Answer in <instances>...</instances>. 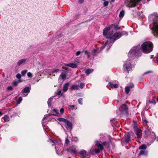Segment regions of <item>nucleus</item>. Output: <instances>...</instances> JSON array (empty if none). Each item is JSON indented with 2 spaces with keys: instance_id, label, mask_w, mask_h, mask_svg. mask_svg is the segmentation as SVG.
<instances>
[{
  "instance_id": "nucleus-1",
  "label": "nucleus",
  "mask_w": 158,
  "mask_h": 158,
  "mask_svg": "<svg viewBox=\"0 0 158 158\" xmlns=\"http://www.w3.org/2000/svg\"><path fill=\"white\" fill-rule=\"evenodd\" d=\"M113 26V25H111L109 27L105 28L103 31V35L106 38L110 39L111 43H113L121 36V34L119 33L113 34V30L111 29Z\"/></svg>"
},
{
  "instance_id": "nucleus-45",
  "label": "nucleus",
  "mask_w": 158,
  "mask_h": 158,
  "mask_svg": "<svg viewBox=\"0 0 158 158\" xmlns=\"http://www.w3.org/2000/svg\"><path fill=\"white\" fill-rule=\"evenodd\" d=\"M65 143L67 144H68L69 143V141L68 139V138H66L65 140Z\"/></svg>"
},
{
  "instance_id": "nucleus-28",
  "label": "nucleus",
  "mask_w": 158,
  "mask_h": 158,
  "mask_svg": "<svg viewBox=\"0 0 158 158\" xmlns=\"http://www.w3.org/2000/svg\"><path fill=\"white\" fill-rule=\"evenodd\" d=\"M124 10H122L121 12H120L119 15V17L120 18H122L123 17L124 15Z\"/></svg>"
},
{
  "instance_id": "nucleus-51",
  "label": "nucleus",
  "mask_w": 158,
  "mask_h": 158,
  "mask_svg": "<svg viewBox=\"0 0 158 158\" xmlns=\"http://www.w3.org/2000/svg\"><path fill=\"white\" fill-rule=\"evenodd\" d=\"M20 103V98L18 99V100L17 102V104H19Z\"/></svg>"
},
{
  "instance_id": "nucleus-64",
  "label": "nucleus",
  "mask_w": 158,
  "mask_h": 158,
  "mask_svg": "<svg viewBox=\"0 0 158 158\" xmlns=\"http://www.w3.org/2000/svg\"><path fill=\"white\" fill-rule=\"evenodd\" d=\"M68 158H71L70 157H69Z\"/></svg>"
},
{
  "instance_id": "nucleus-25",
  "label": "nucleus",
  "mask_w": 158,
  "mask_h": 158,
  "mask_svg": "<svg viewBox=\"0 0 158 158\" xmlns=\"http://www.w3.org/2000/svg\"><path fill=\"white\" fill-rule=\"evenodd\" d=\"M96 145H97L98 147H99L100 148V150H102L103 149V146L101 144L99 143L98 141L96 142Z\"/></svg>"
},
{
  "instance_id": "nucleus-36",
  "label": "nucleus",
  "mask_w": 158,
  "mask_h": 158,
  "mask_svg": "<svg viewBox=\"0 0 158 158\" xmlns=\"http://www.w3.org/2000/svg\"><path fill=\"white\" fill-rule=\"evenodd\" d=\"M84 52L85 53L87 56L88 58H89L90 57V56L89 55L88 52L86 50L84 51Z\"/></svg>"
},
{
  "instance_id": "nucleus-23",
  "label": "nucleus",
  "mask_w": 158,
  "mask_h": 158,
  "mask_svg": "<svg viewBox=\"0 0 158 158\" xmlns=\"http://www.w3.org/2000/svg\"><path fill=\"white\" fill-rule=\"evenodd\" d=\"M94 70L92 69H88L85 70V73L87 75H89L90 73L93 72Z\"/></svg>"
},
{
  "instance_id": "nucleus-22",
  "label": "nucleus",
  "mask_w": 158,
  "mask_h": 158,
  "mask_svg": "<svg viewBox=\"0 0 158 158\" xmlns=\"http://www.w3.org/2000/svg\"><path fill=\"white\" fill-rule=\"evenodd\" d=\"M3 119L5 122H8L10 120V118L7 115H6L3 117Z\"/></svg>"
},
{
  "instance_id": "nucleus-61",
  "label": "nucleus",
  "mask_w": 158,
  "mask_h": 158,
  "mask_svg": "<svg viewBox=\"0 0 158 158\" xmlns=\"http://www.w3.org/2000/svg\"><path fill=\"white\" fill-rule=\"evenodd\" d=\"M114 27H115V29H116V28H117V27L116 26H115Z\"/></svg>"
},
{
  "instance_id": "nucleus-32",
  "label": "nucleus",
  "mask_w": 158,
  "mask_h": 158,
  "mask_svg": "<svg viewBox=\"0 0 158 158\" xmlns=\"http://www.w3.org/2000/svg\"><path fill=\"white\" fill-rule=\"evenodd\" d=\"M27 61V59H23L20 60V64H24Z\"/></svg>"
},
{
  "instance_id": "nucleus-48",
  "label": "nucleus",
  "mask_w": 158,
  "mask_h": 158,
  "mask_svg": "<svg viewBox=\"0 0 158 158\" xmlns=\"http://www.w3.org/2000/svg\"><path fill=\"white\" fill-rule=\"evenodd\" d=\"M73 141H74L77 142L78 140V139L77 138L75 137L73 139Z\"/></svg>"
},
{
  "instance_id": "nucleus-41",
  "label": "nucleus",
  "mask_w": 158,
  "mask_h": 158,
  "mask_svg": "<svg viewBox=\"0 0 158 158\" xmlns=\"http://www.w3.org/2000/svg\"><path fill=\"white\" fill-rule=\"evenodd\" d=\"M85 84L83 83H81L80 84V87L81 89H82L83 88L84 86H85Z\"/></svg>"
},
{
  "instance_id": "nucleus-33",
  "label": "nucleus",
  "mask_w": 158,
  "mask_h": 158,
  "mask_svg": "<svg viewBox=\"0 0 158 158\" xmlns=\"http://www.w3.org/2000/svg\"><path fill=\"white\" fill-rule=\"evenodd\" d=\"M139 154L140 155L144 154L146 155L147 154V152H146L145 151L141 150L139 152Z\"/></svg>"
},
{
  "instance_id": "nucleus-27",
  "label": "nucleus",
  "mask_w": 158,
  "mask_h": 158,
  "mask_svg": "<svg viewBox=\"0 0 158 158\" xmlns=\"http://www.w3.org/2000/svg\"><path fill=\"white\" fill-rule=\"evenodd\" d=\"M27 72V70H25L23 71H22L21 72V75H20V78L21 77V76H22L23 77H24L26 75V73Z\"/></svg>"
},
{
  "instance_id": "nucleus-59",
  "label": "nucleus",
  "mask_w": 158,
  "mask_h": 158,
  "mask_svg": "<svg viewBox=\"0 0 158 158\" xmlns=\"http://www.w3.org/2000/svg\"><path fill=\"white\" fill-rule=\"evenodd\" d=\"M20 102H21L22 100V98L21 97H20Z\"/></svg>"
},
{
  "instance_id": "nucleus-56",
  "label": "nucleus",
  "mask_w": 158,
  "mask_h": 158,
  "mask_svg": "<svg viewBox=\"0 0 158 158\" xmlns=\"http://www.w3.org/2000/svg\"><path fill=\"white\" fill-rule=\"evenodd\" d=\"M18 64L19 65L20 64V60L18 62Z\"/></svg>"
},
{
  "instance_id": "nucleus-43",
  "label": "nucleus",
  "mask_w": 158,
  "mask_h": 158,
  "mask_svg": "<svg viewBox=\"0 0 158 158\" xmlns=\"http://www.w3.org/2000/svg\"><path fill=\"white\" fill-rule=\"evenodd\" d=\"M93 151L94 152H95L96 153H99L100 152V150L99 149L94 150Z\"/></svg>"
},
{
  "instance_id": "nucleus-49",
  "label": "nucleus",
  "mask_w": 158,
  "mask_h": 158,
  "mask_svg": "<svg viewBox=\"0 0 158 158\" xmlns=\"http://www.w3.org/2000/svg\"><path fill=\"white\" fill-rule=\"evenodd\" d=\"M155 60L158 63V54L157 55L156 58V60Z\"/></svg>"
},
{
  "instance_id": "nucleus-10",
  "label": "nucleus",
  "mask_w": 158,
  "mask_h": 158,
  "mask_svg": "<svg viewBox=\"0 0 158 158\" xmlns=\"http://www.w3.org/2000/svg\"><path fill=\"white\" fill-rule=\"evenodd\" d=\"M134 130L136 132V134L138 139H140L142 136L141 131L135 126L134 127Z\"/></svg>"
},
{
  "instance_id": "nucleus-26",
  "label": "nucleus",
  "mask_w": 158,
  "mask_h": 158,
  "mask_svg": "<svg viewBox=\"0 0 158 158\" xmlns=\"http://www.w3.org/2000/svg\"><path fill=\"white\" fill-rule=\"evenodd\" d=\"M66 75L64 73H62L60 76L59 78L62 79L63 80H64L66 77Z\"/></svg>"
},
{
  "instance_id": "nucleus-17",
  "label": "nucleus",
  "mask_w": 158,
  "mask_h": 158,
  "mask_svg": "<svg viewBox=\"0 0 158 158\" xmlns=\"http://www.w3.org/2000/svg\"><path fill=\"white\" fill-rule=\"evenodd\" d=\"M64 65L67 66H69L72 68H76L77 67V65L75 64L72 63L64 64Z\"/></svg>"
},
{
  "instance_id": "nucleus-11",
  "label": "nucleus",
  "mask_w": 158,
  "mask_h": 158,
  "mask_svg": "<svg viewBox=\"0 0 158 158\" xmlns=\"http://www.w3.org/2000/svg\"><path fill=\"white\" fill-rule=\"evenodd\" d=\"M134 87V85L132 83H130L128 85L125 89V91L126 93L128 94L129 92L130 89L133 88Z\"/></svg>"
},
{
  "instance_id": "nucleus-37",
  "label": "nucleus",
  "mask_w": 158,
  "mask_h": 158,
  "mask_svg": "<svg viewBox=\"0 0 158 158\" xmlns=\"http://www.w3.org/2000/svg\"><path fill=\"white\" fill-rule=\"evenodd\" d=\"M27 76L29 78H31L33 76L32 74L30 72L27 73Z\"/></svg>"
},
{
  "instance_id": "nucleus-16",
  "label": "nucleus",
  "mask_w": 158,
  "mask_h": 158,
  "mask_svg": "<svg viewBox=\"0 0 158 158\" xmlns=\"http://www.w3.org/2000/svg\"><path fill=\"white\" fill-rule=\"evenodd\" d=\"M70 151L74 154H76L77 151L75 148L73 146L71 147L69 149Z\"/></svg>"
},
{
  "instance_id": "nucleus-46",
  "label": "nucleus",
  "mask_w": 158,
  "mask_h": 158,
  "mask_svg": "<svg viewBox=\"0 0 158 158\" xmlns=\"http://www.w3.org/2000/svg\"><path fill=\"white\" fill-rule=\"evenodd\" d=\"M64 109L62 108L60 109V113L61 114L63 113L64 112Z\"/></svg>"
},
{
  "instance_id": "nucleus-14",
  "label": "nucleus",
  "mask_w": 158,
  "mask_h": 158,
  "mask_svg": "<svg viewBox=\"0 0 158 158\" xmlns=\"http://www.w3.org/2000/svg\"><path fill=\"white\" fill-rule=\"evenodd\" d=\"M131 136L129 133H127L124 135V140L126 142H129L131 140Z\"/></svg>"
},
{
  "instance_id": "nucleus-34",
  "label": "nucleus",
  "mask_w": 158,
  "mask_h": 158,
  "mask_svg": "<svg viewBox=\"0 0 158 158\" xmlns=\"http://www.w3.org/2000/svg\"><path fill=\"white\" fill-rule=\"evenodd\" d=\"M60 71V70L58 69H56L53 70L52 72L51 73H57L58 72H59Z\"/></svg>"
},
{
  "instance_id": "nucleus-42",
  "label": "nucleus",
  "mask_w": 158,
  "mask_h": 158,
  "mask_svg": "<svg viewBox=\"0 0 158 158\" xmlns=\"http://www.w3.org/2000/svg\"><path fill=\"white\" fill-rule=\"evenodd\" d=\"M83 52H81V51H77L76 53V56H78L79 55H80L81 53H82Z\"/></svg>"
},
{
  "instance_id": "nucleus-31",
  "label": "nucleus",
  "mask_w": 158,
  "mask_h": 158,
  "mask_svg": "<svg viewBox=\"0 0 158 158\" xmlns=\"http://www.w3.org/2000/svg\"><path fill=\"white\" fill-rule=\"evenodd\" d=\"M58 120L60 122H63L65 123L67 119L63 118H59L58 119Z\"/></svg>"
},
{
  "instance_id": "nucleus-58",
  "label": "nucleus",
  "mask_w": 158,
  "mask_h": 158,
  "mask_svg": "<svg viewBox=\"0 0 158 158\" xmlns=\"http://www.w3.org/2000/svg\"><path fill=\"white\" fill-rule=\"evenodd\" d=\"M2 113H1V112H0V116L2 115Z\"/></svg>"
},
{
  "instance_id": "nucleus-44",
  "label": "nucleus",
  "mask_w": 158,
  "mask_h": 158,
  "mask_svg": "<svg viewBox=\"0 0 158 158\" xmlns=\"http://www.w3.org/2000/svg\"><path fill=\"white\" fill-rule=\"evenodd\" d=\"M82 98H79L78 100V102L81 104L82 105Z\"/></svg>"
},
{
  "instance_id": "nucleus-2",
  "label": "nucleus",
  "mask_w": 158,
  "mask_h": 158,
  "mask_svg": "<svg viewBox=\"0 0 158 158\" xmlns=\"http://www.w3.org/2000/svg\"><path fill=\"white\" fill-rule=\"evenodd\" d=\"M150 19L153 20L152 30L155 35L158 36V15L154 13L150 17Z\"/></svg>"
},
{
  "instance_id": "nucleus-60",
  "label": "nucleus",
  "mask_w": 158,
  "mask_h": 158,
  "mask_svg": "<svg viewBox=\"0 0 158 158\" xmlns=\"http://www.w3.org/2000/svg\"><path fill=\"white\" fill-rule=\"evenodd\" d=\"M157 102H158V98H157Z\"/></svg>"
},
{
  "instance_id": "nucleus-52",
  "label": "nucleus",
  "mask_w": 158,
  "mask_h": 158,
  "mask_svg": "<svg viewBox=\"0 0 158 158\" xmlns=\"http://www.w3.org/2000/svg\"><path fill=\"white\" fill-rule=\"evenodd\" d=\"M156 101L154 100H153L152 101H151V102L152 103H156Z\"/></svg>"
},
{
  "instance_id": "nucleus-57",
  "label": "nucleus",
  "mask_w": 158,
  "mask_h": 158,
  "mask_svg": "<svg viewBox=\"0 0 158 158\" xmlns=\"http://www.w3.org/2000/svg\"><path fill=\"white\" fill-rule=\"evenodd\" d=\"M124 34L127 35V33L126 32H124Z\"/></svg>"
},
{
  "instance_id": "nucleus-24",
  "label": "nucleus",
  "mask_w": 158,
  "mask_h": 158,
  "mask_svg": "<svg viewBox=\"0 0 158 158\" xmlns=\"http://www.w3.org/2000/svg\"><path fill=\"white\" fill-rule=\"evenodd\" d=\"M86 151L84 150H81L79 152L80 154L82 156L86 155Z\"/></svg>"
},
{
  "instance_id": "nucleus-50",
  "label": "nucleus",
  "mask_w": 158,
  "mask_h": 158,
  "mask_svg": "<svg viewBox=\"0 0 158 158\" xmlns=\"http://www.w3.org/2000/svg\"><path fill=\"white\" fill-rule=\"evenodd\" d=\"M61 91L60 90H59L58 92V93H57V94L58 95H59L60 94H61Z\"/></svg>"
},
{
  "instance_id": "nucleus-6",
  "label": "nucleus",
  "mask_w": 158,
  "mask_h": 158,
  "mask_svg": "<svg viewBox=\"0 0 158 158\" xmlns=\"http://www.w3.org/2000/svg\"><path fill=\"white\" fill-rule=\"evenodd\" d=\"M140 52L139 49L138 47H134L132 48L128 54L129 57L135 56H137Z\"/></svg>"
},
{
  "instance_id": "nucleus-38",
  "label": "nucleus",
  "mask_w": 158,
  "mask_h": 158,
  "mask_svg": "<svg viewBox=\"0 0 158 158\" xmlns=\"http://www.w3.org/2000/svg\"><path fill=\"white\" fill-rule=\"evenodd\" d=\"M74 106L73 105H70L69 106V108L70 109L73 110L74 109Z\"/></svg>"
},
{
  "instance_id": "nucleus-13",
  "label": "nucleus",
  "mask_w": 158,
  "mask_h": 158,
  "mask_svg": "<svg viewBox=\"0 0 158 158\" xmlns=\"http://www.w3.org/2000/svg\"><path fill=\"white\" fill-rule=\"evenodd\" d=\"M16 77L19 79L18 81H14L12 83V85L13 86H16L20 82V73L18 74L16 76Z\"/></svg>"
},
{
  "instance_id": "nucleus-15",
  "label": "nucleus",
  "mask_w": 158,
  "mask_h": 158,
  "mask_svg": "<svg viewBox=\"0 0 158 158\" xmlns=\"http://www.w3.org/2000/svg\"><path fill=\"white\" fill-rule=\"evenodd\" d=\"M111 46L110 44L107 41L104 44V46L101 47V48L102 49L104 48H106L107 50H108L110 48Z\"/></svg>"
},
{
  "instance_id": "nucleus-5",
  "label": "nucleus",
  "mask_w": 158,
  "mask_h": 158,
  "mask_svg": "<svg viewBox=\"0 0 158 158\" xmlns=\"http://www.w3.org/2000/svg\"><path fill=\"white\" fill-rule=\"evenodd\" d=\"M129 59H128L127 61L124 63L123 69L125 71H127L128 73L132 69V65L129 61Z\"/></svg>"
},
{
  "instance_id": "nucleus-9",
  "label": "nucleus",
  "mask_w": 158,
  "mask_h": 158,
  "mask_svg": "<svg viewBox=\"0 0 158 158\" xmlns=\"http://www.w3.org/2000/svg\"><path fill=\"white\" fill-rule=\"evenodd\" d=\"M30 89L29 87H26L22 91V95L23 96H27L29 92Z\"/></svg>"
},
{
  "instance_id": "nucleus-29",
  "label": "nucleus",
  "mask_w": 158,
  "mask_h": 158,
  "mask_svg": "<svg viewBox=\"0 0 158 158\" xmlns=\"http://www.w3.org/2000/svg\"><path fill=\"white\" fill-rule=\"evenodd\" d=\"M53 98H51L48 99V104L49 106H51V102H52Z\"/></svg>"
},
{
  "instance_id": "nucleus-55",
  "label": "nucleus",
  "mask_w": 158,
  "mask_h": 158,
  "mask_svg": "<svg viewBox=\"0 0 158 158\" xmlns=\"http://www.w3.org/2000/svg\"><path fill=\"white\" fill-rule=\"evenodd\" d=\"M47 116L46 115H45L44 116V118H43V120H44L46 118Z\"/></svg>"
},
{
  "instance_id": "nucleus-63",
  "label": "nucleus",
  "mask_w": 158,
  "mask_h": 158,
  "mask_svg": "<svg viewBox=\"0 0 158 158\" xmlns=\"http://www.w3.org/2000/svg\"><path fill=\"white\" fill-rule=\"evenodd\" d=\"M90 153H91V154H92V153H91V151H90Z\"/></svg>"
},
{
  "instance_id": "nucleus-40",
  "label": "nucleus",
  "mask_w": 158,
  "mask_h": 158,
  "mask_svg": "<svg viewBox=\"0 0 158 158\" xmlns=\"http://www.w3.org/2000/svg\"><path fill=\"white\" fill-rule=\"evenodd\" d=\"M7 89L8 91L12 90L13 89V87L11 86H8L7 88Z\"/></svg>"
},
{
  "instance_id": "nucleus-35",
  "label": "nucleus",
  "mask_w": 158,
  "mask_h": 158,
  "mask_svg": "<svg viewBox=\"0 0 158 158\" xmlns=\"http://www.w3.org/2000/svg\"><path fill=\"white\" fill-rule=\"evenodd\" d=\"M145 133L147 135H149L151 133V131L149 129H147L145 131Z\"/></svg>"
},
{
  "instance_id": "nucleus-53",
  "label": "nucleus",
  "mask_w": 158,
  "mask_h": 158,
  "mask_svg": "<svg viewBox=\"0 0 158 158\" xmlns=\"http://www.w3.org/2000/svg\"><path fill=\"white\" fill-rule=\"evenodd\" d=\"M92 52L94 53H96V50H95V49H93V52Z\"/></svg>"
},
{
  "instance_id": "nucleus-20",
  "label": "nucleus",
  "mask_w": 158,
  "mask_h": 158,
  "mask_svg": "<svg viewBox=\"0 0 158 158\" xmlns=\"http://www.w3.org/2000/svg\"><path fill=\"white\" fill-rule=\"evenodd\" d=\"M69 83H67L64 84L63 86V90L64 92L68 90Z\"/></svg>"
},
{
  "instance_id": "nucleus-3",
  "label": "nucleus",
  "mask_w": 158,
  "mask_h": 158,
  "mask_svg": "<svg viewBox=\"0 0 158 158\" xmlns=\"http://www.w3.org/2000/svg\"><path fill=\"white\" fill-rule=\"evenodd\" d=\"M153 44L150 42L143 43L141 45L142 51L144 53H149L153 50Z\"/></svg>"
},
{
  "instance_id": "nucleus-18",
  "label": "nucleus",
  "mask_w": 158,
  "mask_h": 158,
  "mask_svg": "<svg viewBox=\"0 0 158 158\" xmlns=\"http://www.w3.org/2000/svg\"><path fill=\"white\" fill-rule=\"evenodd\" d=\"M109 86L112 88H117L118 85L116 84H113L112 83L110 82L109 83Z\"/></svg>"
},
{
  "instance_id": "nucleus-47",
  "label": "nucleus",
  "mask_w": 158,
  "mask_h": 158,
  "mask_svg": "<svg viewBox=\"0 0 158 158\" xmlns=\"http://www.w3.org/2000/svg\"><path fill=\"white\" fill-rule=\"evenodd\" d=\"M84 0H78V1L79 3H82L84 2Z\"/></svg>"
},
{
  "instance_id": "nucleus-8",
  "label": "nucleus",
  "mask_w": 158,
  "mask_h": 158,
  "mask_svg": "<svg viewBox=\"0 0 158 158\" xmlns=\"http://www.w3.org/2000/svg\"><path fill=\"white\" fill-rule=\"evenodd\" d=\"M140 0H130V2L127 3V6L128 7H132L135 6V4L138 3Z\"/></svg>"
},
{
  "instance_id": "nucleus-7",
  "label": "nucleus",
  "mask_w": 158,
  "mask_h": 158,
  "mask_svg": "<svg viewBox=\"0 0 158 158\" xmlns=\"http://www.w3.org/2000/svg\"><path fill=\"white\" fill-rule=\"evenodd\" d=\"M127 108L125 104L122 105L119 108L120 114H127Z\"/></svg>"
},
{
  "instance_id": "nucleus-30",
  "label": "nucleus",
  "mask_w": 158,
  "mask_h": 158,
  "mask_svg": "<svg viewBox=\"0 0 158 158\" xmlns=\"http://www.w3.org/2000/svg\"><path fill=\"white\" fill-rule=\"evenodd\" d=\"M147 146L145 144H143L141 146H140L139 147V148L140 149H146Z\"/></svg>"
},
{
  "instance_id": "nucleus-39",
  "label": "nucleus",
  "mask_w": 158,
  "mask_h": 158,
  "mask_svg": "<svg viewBox=\"0 0 158 158\" xmlns=\"http://www.w3.org/2000/svg\"><path fill=\"white\" fill-rule=\"evenodd\" d=\"M109 4V2L108 1H105L103 3V5L105 6H107Z\"/></svg>"
},
{
  "instance_id": "nucleus-62",
  "label": "nucleus",
  "mask_w": 158,
  "mask_h": 158,
  "mask_svg": "<svg viewBox=\"0 0 158 158\" xmlns=\"http://www.w3.org/2000/svg\"><path fill=\"white\" fill-rule=\"evenodd\" d=\"M157 141H158V137L157 138Z\"/></svg>"
},
{
  "instance_id": "nucleus-19",
  "label": "nucleus",
  "mask_w": 158,
  "mask_h": 158,
  "mask_svg": "<svg viewBox=\"0 0 158 158\" xmlns=\"http://www.w3.org/2000/svg\"><path fill=\"white\" fill-rule=\"evenodd\" d=\"M79 85H73L71 87V90H77L79 89Z\"/></svg>"
},
{
  "instance_id": "nucleus-21",
  "label": "nucleus",
  "mask_w": 158,
  "mask_h": 158,
  "mask_svg": "<svg viewBox=\"0 0 158 158\" xmlns=\"http://www.w3.org/2000/svg\"><path fill=\"white\" fill-rule=\"evenodd\" d=\"M52 111L54 113L52 114L53 115L58 116L60 114L58 112V111L56 109H53L52 110Z\"/></svg>"
},
{
  "instance_id": "nucleus-54",
  "label": "nucleus",
  "mask_w": 158,
  "mask_h": 158,
  "mask_svg": "<svg viewBox=\"0 0 158 158\" xmlns=\"http://www.w3.org/2000/svg\"><path fill=\"white\" fill-rule=\"evenodd\" d=\"M82 158H89V156L87 157L86 156H84Z\"/></svg>"
},
{
  "instance_id": "nucleus-4",
  "label": "nucleus",
  "mask_w": 158,
  "mask_h": 158,
  "mask_svg": "<svg viewBox=\"0 0 158 158\" xmlns=\"http://www.w3.org/2000/svg\"><path fill=\"white\" fill-rule=\"evenodd\" d=\"M49 141L51 143H53L52 145H56L55 149L56 153L58 155H61L63 152V145L60 142H58L56 140L53 141L51 139H50Z\"/></svg>"
},
{
  "instance_id": "nucleus-12",
  "label": "nucleus",
  "mask_w": 158,
  "mask_h": 158,
  "mask_svg": "<svg viewBox=\"0 0 158 158\" xmlns=\"http://www.w3.org/2000/svg\"><path fill=\"white\" fill-rule=\"evenodd\" d=\"M65 126L66 128L68 129H71L72 128V123L67 120L65 122Z\"/></svg>"
}]
</instances>
